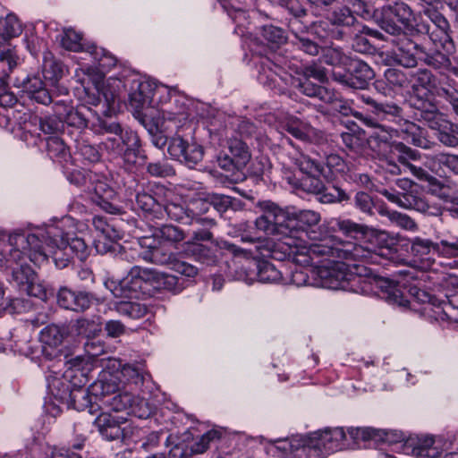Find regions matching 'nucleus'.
Here are the masks:
<instances>
[{
    "instance_id": "64",
    "label": "nucleus",
    "mask_w": 458,
    "mask_h": 458,
    "mask_svg": "<svg viewBox=\"0 0 458 458\" xmlns=\"http://www.w3.org/2000/svg\"><path fill=\"white\" fill-rule=\"evenodd\" d=\"M147 172L151 176L156 177H167L175 174L172 165L167 163L154 162L147 165Z\"/></svg>"
},
{
    "instance_id": "47",
    "label": "nucleus",
    "mask_w": 458,
    "mask_h": 458,
    "mask_svg": "<svg viewBox=\"0 0 458 458\" xmlns=\"http://www.w3.org/2000/svg\"><path fill=\"white\" fill-rule=\"evenodd\" d=\"M318 99L332 106V110L347 114V106L334 88H318Z\"/></svg>"
},
{
    "instance_id": "11",
    "label": "nucleus",
    "mask_w": 458,
    "mask_h": 458,
    "mask_svg": "<svg viewBox=\"0 0 458 458\" xmlns=\"http://www.w3.org/2000/svg\"><path fill=\"white\" fill-rule=\"evenodd\" d=\"M413 11L404 2H394L391 4L384 5L381 8V17L379 24L382 30L391 35L400 34L403 31L399 22L404 28L409 29L412 26Z\"/></svg>"
},
{
    "instance_id": "13",
    "label": "nucleus",
    "mask_w": 458,
    "mask_h": 458,
    "mask_svg": "<svg viewBox=\"0 0 458 458\" xmlns=\"http://www.w3.org/2000/svg\"><path fill=\"white\" fill-rule=\"evenodd\" d=\"M99 434L106 440L120 439L126 442L134 435L135 428L123 417L113 416L107 412L100 413L94 420Z\"/></svg>"
},
{
    "instance_id": "7",
    "label": "nucleus",
    "mask_w": 458,
    "mask_h": 458,
    "mask_svg": "<svg viewBox=\"0 0 458 458\" xmlns=\"http://www.w3.org/2000/svg\"><path fill=\"white\" fill-rule=\"evenodd\" d=\"M336 259H340L335 257H318L312 259V262L310 264L301 266L307 267L318 263L320 260H331L333 262L331 267H323L318 270L322 286L332 290L342 289L359 293V286L360 283H362V276L357 272L351 271L345 263L338 262Z\"/></svg>"
},
{
    "instance_id": "48",
    "label": "nucleus",
    "mask_w": 458,
    "mask_h": 458,
    "mask_svg": "<svg viewBox=\"0 0 458 458\" xmlns=\"http://www.w3.org/2000/svg\"><path fill=\"white\" fill-rule=\"evenodd\" d=\"M379 214L387 217L393 225H395L403 229L409 231H415L417 229L416 223L406 214L387 208H381Z\"/></svg>"
},
{
    "instance_id": "14",
    "label": "nucleus",
    "mask_w": 458,
    "mask_h": 458,
    "mask_svg": "<svg viewBox=\"0 0 458 458\" xmlns=\"http://www.w3.org/2000/svg\"><path fill=\"white\" fill-rule=\"evenodd\" d=\"M312 435L280 441L276 448L285 454V458H326L327 453Z\"/></svg>"
},
{
    "instance_id": "32",
    "label": "nucleus",
    "mask_w": 458,
    "mask_h": 458,
    "mask_svg": "<svg viewBox=\"0 0 458 458\" xmlns=\"http://www.w3.org/2000/svg\"><path fill=\"white\" fill-rule=\"evenodd\" d=\"M354 30L352 48L360 54H373L375 47L368 39L367 36L369 35L377 38L380 33L361 23L357 25Z\"/></svg>"
},
{
    "instance_id": "28",
    "label": "nucleus",
    "mask_w": 458,
    "mask_h": 458,
    "mask_svg": "<svg viewBox=\"0 0 458 458\" xmlns=\"http://www.w3.org/2000/svg\"><path fill=\"white\" fill-rule=\"evenodd\" d=\"M68 334L69 331L65 326L52 324L44 327L39 335V340L43 345V352L47 356L52 357L54 354L48 349L55 350L61 346Z\"/></svg>"
},
{
    "instance_id": "59",
    "label": "nucleus",
    "mask_w": 458,
    "mask_h": 458,
    "mask_svg": "<svg viewBox=\"0 0 458 458\" xmlns=\"http://www.w3.org/2000/svg\"><path fill=\"white\" fill-rule=\"evenodd\" d=\"M382 431L380 429H377L374 428L365 427V428H349L348 434L350 437L355 440H362L367 441L370 439H377L382 437Z\"/></svg>"
},
{
    "instance_id": "34",
    "label": "nucleus",
    "mask_w": 458,
    "mask_h": 458,
    "mask_svg": "<svg viewBox=\"0 0 458 458\" xmlns=\"http://www.w3.org/2000/svg\"><path fill=\"white\" fill-rule=\"evenodd\" d=\"M296 72L302 77V79H300L299 86H302L303 83L309 81L312 83V86H316V82L320 84L328 83L327 71L319 63L312 62L310 64L301 66Z\"/></svg>"
},
{
    "instance_id": "39",
    "label": "nucleus",
    "mask_w": 458,
    "mask_h": 458,
    "mask_svg": "<svg viewBox=\"0 0 458 458\" xmlns=\"http://www.w3.org/2000/svg\"><path fill=\"white\" fill-rule=\"evenodd\" d=\"M230 155L234 159L237 170H242L249 163L250 153L247 144L240 139H230L228 140Z\"/></svg>"
},
{
    "instance_id": "20",
    "label": "nucleus",
    "mask_w": 458,
    "mask_h": 458,
    "mask_svg": "<svg viewBox=\"0 0 458 458\" xmlns=\"http://www.w3.org/2000/svg\"><path fill=\"white\" fill-rule=\"evenodd\" d=\"M392 40L395 46V60L404 67H414L417 65V60L421 59L424 52L422 48L407 37L404 32L394 35Z\"/></svg>"
},
{
    "instance_id": "40",
    "label": "nucleus",
    "mask_w": 458,
    "mask_h": 458,
    "mask_svg": "<svg viewBox=\"0 0 458 458\" xmlns=\"http://www.w3.org/2000/svg\"><path fill=\"white\" fill-rule=\"evenodd\" d=\"M149 279L153 280L154 286L158 290H166L177 293L183 289L182 284L174 275L149 271Z\"/></svg>"
},
{
    "instance_id": "8",
    "label": "nucleus",
    "mask_w": 458,
    "mask_h": 458,
    "mask_svg": "<svg viewBox=\"0 0 458 458\" xmlns=\"http://www.w3.org/2000/svg\"><path fill=\"white\" fill-rule=\"evenodd\" d=\"M367 124L375 127L377 130L369 136L371 148L377 151L378 155L387 158H397V161H404V155L412 159H419L420 154L402 142L392 141L393 131L386 130L382 125L377 124L371 119L366 120Z\"/></svg>"
},
{
    "instance_id": "2",
    "label": "nucleus",
    "mask_w": 458,
    "mask_h": 458,
    "mask_svg": "<svg viewBox=\"0 0 458 458\" xmlns=\"http://www.w3.org/2000/svg\"><path fill=\"white\" fill-rule=\"evenodd\" d=\"M262 214L256 218L255 226L267 236H276L281 242L284 255L297 265H307L320 254L315 253V247L324 245V239L307 245L300 231L294 228V220L272 201L265 200L258 204ZM302 234L303 232H301Z\"/></svg>"
},
{
    "instance_id": "31",
    "label": "nucleus",
    "mask_w": 458,
    "mask_h": 458,
    "mask_svg": "<svg viewBox=\"0 0 458 458\" xmlns=\"http://www.w3.org/2000/svg\"><path fill=\"white\" fill-rule=\"evenodd\" d=\"M163 211H165L171 219L183 224H191L195 221L206 227H213L216 225L214 219L199 217L194 219L189 214L188 209L180 203L169 202L163 205Z\"/></svg>"
},
{
    "instance_id": "49",
    "label": "nucleus",
    "mask_w": 458,
    "mask_h": 458,
    "mask_svg": "<svg viewBox=\"0 0 458 458\" xmlns=\"http://www.w3.org/2000/svg\"><path fill=\"white\" fill-rule=\"evenodd\" d=\"M224 434L222 429L212 428L203 434L199 439H198L191 445V452L194 454H202L204 453L211 444H216L219 441Z\"/></svg>"
},
{
    "instance_id": "33",
    "label": "nucleus",
    "mask_w": 458,
    "mask_h": 458,
    "mask_svg": "<svg viewBox=\"0 0 458 458\" xmlns=\"http://www.w3.org/2000/svg\"><path fill=\"white\" fill-rule=\"evenodd\" d=\"M292 219L294 220V228L300 232H303L302 234L299 233L296 235L301 237L307 245H310L311 243H307L305 238H311V236H310L309 229L319 223V213L309 209L300 210L293 214V217H292Z\"/></svg>"
},
{
    "instance_id": "37",
    "label": "nucleus",
    "mask_w": 458,
    "mask_h": 458,
    "mask_svg": "<svg viewBox=\"0 0 458 458\" xmlns=\"http://www.w3.org/2000/svg\"><path fill=\"white\" fill-rule=\"evenodd\" d=\"M327 19L332 26L356 28L360 22L348 6H339L328 13Z\"/></svg>"
},
{
    "instance_id": "52",
    "label": "nucleus",
    "mask_w": 458,
    "mask_h": 458,
    "mask_svg": "<svg viewBox=\"0 0 458 458\" xmlns=\"http://www.w3.org/2000/svg\"><path fill=\"white\" fill-rule=\"evenodd\" d=\"M91 398L89 391L79 386H75L71 393V403L68 407H72L77 411H84L87 408H92Z\"/></svg>"
},
{
    "instance_id": "46",
    "label": "nucleus",
    "mask_w": 458,
    "mask_h": 458,
    "mask_svg": "<svg viewBox=\"0 0 458 458\" xmlns=\"http://www.w3.org/2000/svg\"><path fill=\"white\" fill-rule=\"evenodd\" d=\"M136 203L142 211L153 213L157 217L163 214V205L148 192L139 191L136 195Z\"/></svg>"
},
{
    "instance_id": "25",
    "label": "nucleus",
    "mask_w": 458,
    "mask_h": 458,
    "mask_svg": "<svg viewBox=\"0 0 458 458\" xmlns=\"http://www.w3.org/2000/svg\"><path fill=\"white\" fill-rule=\"evenodd\" d=\"M106 406L114 411H123L131 409V411L137 414L139 417L143 418L148 415V411L138 412V405H148L145 400H140L135 397L131 392L124 391L115 394L114 396L105 400Z\"/></svg>"
},
{
    "instance_id": "55",
    "label": "nucleus",
    "mask_w": 458,
    "mask_h": 458,
    "mask_svg": "<svg viewBox=\"0 0 458 458\" xmlns=\"http://www.w3.org/2000/svg\"><path fill=\"white\" fill-rule=\"evenodd\" d=\"M81 35L78 32H76L72 29H68L64 31V34L61 38V44L63 47H64L67 50L79 52V51H85L89 45L83 46L81 44Z\"/></svg>"
},
{
    "instance_id": "58",
    "label": "nucleus",
    "mask_w": 458,
    "mask_h": 458,
    "mask_svg": "<svg viewBox=\"0 0 458 458\" xmlns=\"http://www.w3.org/2000/svg\"><path fill=\"white\" fill-rule=\"evenodd\" d=\"M86 52L89 53L92 58L98 62L102 67L114 66L116 63V59L107 53L104 48L98 47L94 44H90L87 47Z\"/></svg>"
},
{
    "instance_id": "3",
    "label": "nucleus",
    "mask_w": 458,
    "mask_h": 458,
    "mask_svg": "<svg viewBox=\"0 0 458 458\" xmlns=\"http://www.w3.org/2000/svg\"><path fill=\"white\" fill-rule=\"evenodd\" d=\"M398 242L386 231L368 228L362 243L344 242L334 236L324 239V245L315 247L322 258L335 257L344 260L379 263L380 259H392Z\"/></svg>"
},
{
    "instance_id": "21",
    "label": "nucleus",
    "mask_w": 458,
    "mask_h": 458,
    "mask_svg": "<svg viewBox=\"0 0 458 458\" xmlns=\"http://www.w3.org/2000/svg\"><path fill=\"white\" fill-rule=\"evenodd\" d=\"M348 74L335 72V81L344 83L346 86H354L356 83L369 84L375 77L373 70L364 62L352 60L348 67Z\"/></svg>"
},
{
    "instance_id": "44",
    "label": "nucleus",
    "mask_w": 458,
    "mask_h": 458,
    "mask_svg": "<svg viewBox=\"0 0 458 458\" xmlns=\"http://www.w3.org/2000/svg\"><path fill=\"white\" fill-rule=\"evenodd\" d=\"M114 310L120 315L128 317L131 319H140L145 317L148 312V308L145 304L127 301L116 302Z\"/></svg>"
},
{
    "instance_id": "56",
    "label": "nucleus",
    "mask_w": 458,
    "mask_h": 458,
    "mask_svg": "<svg viewBox=\"0 0 458 458\" xmlns=\"http://www.w3.org/2000/svg\"><path fill=\"white\" fill-rule=\"evenodd\" d=\"M261 34L267 42L277 47L287 41V35L284 30L274 25H264L261 28Z\"/></svg>"
},
{
    "instance_id": "26",
    "label": "nucleus",
    "mask_w": 458,
    "mask_h": 458,
    "mask_svg": "<svg viewBox=\"0 0 458 458\" xmlns=\"http://www.w3.org/2000/svg\"><path fill=\"white\" fill-rule=\"evenodd\" d=\"M75 370L73 369H68L63 377H51L48 378V391L55 399L59 400L61 403L70 404L71 393L76 383H72L70 378L74 377Z\"/></svg>"
},
{
    "instance_id": "53",
    "label": "nucleus",
    "mask_w": 458,
    "mask_h": 458,
    "mask_svg": "<svg viewBox=\"0 0 458 458\" xmlns=\"http://www.w3.org/2000/svg\"><path fill=\"white\" fill-rule=\"evenodd\" d=\"M208 200L219 213H225L229 208L235 209L241 203L240 200L225 194H208Z\"/></svg>"
},
{
    "instance_id": "27",
    "label": "nucleus",
    "mask_w": 458,
    "mask_h": 458,
    "mask_svg": "<svg viewBox=\"0 0 458 458\" xmlns=\"http://www.w3.org/2000/svg\"><path fill=\"white\" fill-rule=\"evenodd\" d=\"M327 455L343 448L346 437L343 428H327L311 434Z\"/></svg>"
},
{
    "instance_id": "50",
    "label": "nucleus",
    "mask_w": 458,
    "mask_h": 458,
    "mask_svg": "<svg viewBox=\"0 0 458 458\" xmlns=\"http://www.w3.org/2000/svg\"><path fill=\"white\" fill-rule=\"evenodd\" d=\"M335 227L344 235L350 237H357L358 235L365 237L369 228L368 225L358 224L351 219H336Z\"/></svg>"
},
{
    "instance_id": "24",
    "label": "nucleus",
    "mask_w": 458,
    "mask_h": 458,
    "mask_svg": "<svg viewBox=\"0 0 458 458\" xmlns=\"http://www.w3.org/2000/svg\"><path fill=\"white\" fill-rule=\"evenodd\" d=\"M404 448L408 454L418 458H437L442 452L435 439L428 436L410 437Z\"/></svg>"
},
{
    "instance_id": "10",
    "label": "nucleus",
    "mask_w": 458,
    "mask_h": 458,
    "mask_svg": "<svg viewBox=\"0 0 458 458\" xmlns=\"http://www.w3.org/2000/svg\"><path fill=\"white\" fill-rule=\"evenodd\" d=\"M148 279V269L133 267L124 278L120 281L107 280L105 286L116 298H138Z\"/></svg>"
},
{
    "instance_id": "1",
    "label": "nucleus",
    "mask_w": 458,
    "mask_h": 458,
    "mask_svg": "<svg viewBox=\"0 0 458 458\" xmlns=\"http://www.w3.org/2000/svg\"><path fill=\"white\" fill-rule=\"evenodd\" d=\"M47 259L48 253L42 244L40 235L35 233L15 232L7 240L0 238V266L13 263V282L22 293L39 299L47 297L46 287L38 283L35 271L27 260L40 266Z\"/></svg>"
},
{
    "instance_id": "54",
    "label": "nucleus",
    "mask_w": 458,
    "mask_h": 458,
    "mask_svg": "<svg viewBox=\"0 0 458 458\" xmlns=\"http://www.w3.org/2000/svg\"><path fill=\"white\" fill-rule=\"evenodd\" d=\"M323 60L329 65L349 66L352 61L340 47H327L323 50Z\"/></svg>"
},
{
    "instance_id": "15",
    "label": "nucleus",
    "mask_w": 458,
    "mask_h": 458,
    "mask_svg": "<svg viewBox=\"0 0 458 458\" xmlns=\"http://www.w3.org/2000/svg\"><path fill=\"white\" fill-rule=\"evenodd\" d=\"M359 293L362 294L375 293L379 295L390 303L405 305L407 301L403 300L402 292L394 282L380 276H362V283H360Z\"/></svg>"
},
{
    "instance_id": "38",
    "label": "nucleus",
    "mask_w": 458,
    "mask_h": 458,
    "mask_svg": "<svg viewBox=\"0 0 458 458\" xmlns=\"http://www.w3.org/2000/svg\"><path fill=\"white\" fill-rule=\"evenodd\" d=\"M119 378L110 374L101 375L100 377L93 384V394L101 397H106L110 394H115L120 391Z\"/></svg>"
},
{
    "instance_id": "6",
    "label": "nucleus",
    "mask_w": 458,
    "mask_h": 458,
    "mask_svg": "<svg viewBox=\"0 0 458 458\" xmlns=\"http://www.w3.org/2000/svg\"><path fill=\"white\" fill-rule=\"evenodd\" d=\"M22 27L14 14H8L0 19V62L6 63L9 72L0 73V86H26L31 82V78L24 72L14 74L13 69L17 66L18 55L14 48L5 47L12 38L20 36Z\"/></svg>"
},
{
    "instance_id": "60",
    "label": "nucleus",
    "mask_w": 458,
    "mask_h": 458,
    "mask_svg": "<svg viewBox=\"0 0 458 458\" xmlns=\"http://www.w3.org/2000/svg\"><path fill=\"white\" fill-rule=\"evenodd\" d=\"M429 96L428 88H412V93L410 97L411 105L418 109L426 108L428 105H430Z\"/></svg>"
},
{
    "instance_id": "5",
    "label": "nucleus",
    "mask_w": 458,
    "mask_h": 458,
    "mask_svg": "<svg viewBox=\"0 0 458 458\" xmlns=\"http://www.w3.org/2000/svg\"><path fill=\"white\" fill-rule=\"evenodd\" d=\"M35 233L40 235V240L48 253V257L51 256L56 267L60 268L68 266L70 262L69 251L81 261L85 260L89 256V247L83 239L71 237L58 227L51 226Z\"/></svg>"
},
{
    "instance_id": "29",
    "label": "nucleus",
    "mask_w": 458,
    "mask_h": 458,
    "mask_svg": "<svg viewBox=\"0 0 458 458\" xmlns=\"http://www.w3.org/2000/svg\"><path fill=\"white\" fill-rule=\"evenodd\" d=\"M57 303L66 310L83 311L90 305V298L87 293L74 292L63 287L57 293Z\"/></svg>"
},
{
    "instance_id": "57",
    "label": "nucleus",
    "mask_w": 458,
    "mask_h": 458,
    "mask_svg": "<svg viewBox=\"0 0 458 458\" xmlns=\"http://www.w3.org/2000/svg\"><path fill=\"white\" fill-rule=\"evenodd\" d=\"M423 13L444 33L445 39H450V25L445 17L433 6L425 8Z\"/></svg>"
},
{
    "instance_id": "9",
    "label": "nucleus",
    "mask_w": 458,
    "mask_h": 458,
    "mask_svg": "<svg viewBox=\"0 0 458 458\" xmlns=\"http://www.w3.org/2000/svg\"><path fill=\"white\" fill-rule=\"evenodd\" d=\"M362 99L368 105L374 107L375 112L391 115L394 118V122L400 126V130L408 135L411 139V142L420 148H428L429 140H427L424 130L414 123L405 120L402 117V108L395 104L382 102L379 99L373 98L371 97L362 96Z\"/></svg>"
},
{
    "instance_id": "36",
    "label": "nucleus",
    "mask_w": 458,
    "mask_h": 458,
    "mask_svg": "<svg viewBox=\"0 0 458 458\" xmlns=\"http://www.w3.org/2000/svg\"><path fill=\"white\" fill-rule=\"evenodd\" d=\"M122 146L123 148V156L127 161L137 157L141 149V141L136 131L131 130H124L120 136Z\"/></svg>"
},
{
    "instance_id": "42",
    "label": "nucleus",
    "mask_w": 458,
    "mask_h": 458,
    "mask_svg": "<svg viewBox=\"0 0 458 458\" xmlns=\"http://www.w3.org/2000/svg\"><path fill=\"white\" fill-rule=\"evenodd\" d=\"M160 239L164 242L175 244L184 240L185 233L178 226L173 225H164L156 228L152 239Z\"/></svg>"
},
{
    "instance_id": "19",
    "label": "nucleus",
    "mask_w": 458,
    "mask_h": 458,
    "mask_svg": "<svg viewBox=\"0 0 458 458\" xmlns=\"http://www.w3.org/2000/svg\"><path fill=\"white\" fill-rule=\"evenodd\" d=\"M411 253L420 259H426L430 254L441 253L446 257H458V242L441 241L435 243L429 239L415 237L411 242Z\"/></svg>"
},
{
    "instance_id": "16",
    "label": "nucleus",
    "mask_w": 458,
    "mask_h": 458,
    "mask_svg": "<svg viewBox=\"0 0 458 458\" xmlns=\"http://www.w3.org/2000/svg\"><path fill=\"white\" fill-rule=\"evenodd\" d=\"M278 120L280 127L298 140L314 144H321L326 140L322 131L312 127L296 116L281 114Z\"/></svg>"
},
{
    "instance_id": "22",
    "label": "nucleus",
    "mask_w": 458,
    "mask_h": 458,
    "mask_svg": "<svg viewBox=\"0 0 458 458\" xmlns=\"http://www.w3.org/2000/svg\"><path fill=\"white\" fill-rule=\"evenodd\" d=\"M153 95L154 88H132L129 94V106L132 114L144 127H147L148 120L144 110L150 106Z\"/></svg>"
},
{
    "instance_id": "12",
    "label": "nucleus",
    "mask_w": 458,
    "mask_h": 458,
    "mask_svg": "<svg viewBox=\"0 0 458 458\" xmlns=\"http://www.w3.org/2000/svg\"><path fill=\"white\" fill-rule=\"evenodd\" d=\"M167 152L171 158L189 168L195 167L204 157V148L198 142L189 141L181 135H174L169 140Z\"/></svg>"
},
{
    "instance_id": "17",
    "label": "nucleus",
    "mask_w": 458,
    "mask_h": 458,
    "mask_svg": "<svg viewBox=\"0 0 458 458\" xmlns=\"http://www.w3.org/2000/svg\"><path fill=\"white\" fill-rule=\"evenodd\" d=\"M389 201L397 204L398 206L414 209L426 216H438L442 214L440 207L430 205L426 199L420 198L411 192H398L393 189H385L380 191Z\"/></svg>"
},
{
    "instance_id": "43",
    "label": "nucleus",
    "mask_w": 458,
    "mask_h": 458,
    "mask_svg": "<svg viewBox=\"0 0 458 458\" xmlns=\"http://www.w3.org/2000/svg\"><path fill=\"white\" fill-rule=\"evenodd\" d=\"M47 151L50 158L57 162H66L70 158V151L62 139L56 136L47 140Z\"/></svg>"
},
{
    "instance_id": "35",
    "label": "nucleus",
    "mask_w": 458,
    "mask_h": 458,
    "mask_svg": "<svg viewBox=\"0 0 458 458\" xmlns=\"http://www.w3.org/2000/svg\"><path fill=\"white\" fill-rule=\"evenodd\" d=\"M62 74L63 70L58 63L46 59L43 64L42 78L34 76L33 79L36 82L31 86H37L38 83L42 86H55L58 83Z\"/></svg>"
},
{
    "instance_id": "62",
    "label": "nucleus",
    "mask_w": 458,
    "mask_h": 458,
    "mask_svg": "<svg viewBox=\"0 0 458 458\" xmlns=\"http://www.w3.org/2000/svg\"><path fill=\"white\" fill-rule=\"evenodd\" d=\"M191 250L195 259L201 263L210 265L216 262V256L212 250L203 244H193Z\"/></svg>"
},
{
    "instance_id": "30",
    "label": "nucleus",
    "mask_w": 458,
    "mask_h": 458,
    "mask_svg": "<svg viewBox=\"0 0 458 458\" xmlns=\"http://www.w3.org/2000/svg\"><path fill=\"white\" fill-rule=\"evenodd\" d=\"M155 242V239L151 237H144L142 239L140 244L148 249L142 253L143 259L156 265L167 266L171 268L176 259L175 254L165 250L162 247H157Z\"/></svg>"
},
{
    "instance_id": "61",
    "label": "nucleus",
    "mask_w": 458,
    "mask_h": 458,
    "mask_svg": "<svg viewBox=\"0 0 458 458\" xmlns=\"http://www.w3.org/2000/svg\"><path fill=\"white\" fill-rule=\"evenodd\" d=\"M280 6L285 8L294 18H303L307 10L300 0H275Z\"/></svg>"
},
{
    "instance_id": "41",
    "label": "nucleus",
    "mask_w": 458,
    "mask_h": 458,
    "mask_svg": "<svg viewBox=\"0 0 458 458\" xmlns=\"http://www.w3.org/2000/svg\"><path fill=\"white\" fill-rule=\"evenodd\" d=\"M257 277L261 283H280L288 284L283 277L282 272L276 266L268 261H259L257 264Z\"/></svg>"
},
{
    "instance_id": "18",
    "label": "nucleus",
    "mask_w": 458,
    "mask_h": 458,
    "mask_svg": "<svg viewBox=\"0 0 458 458\" xmlns=\"http://www.w3.org/2000/svg\"><path fill=\"white\" fill-rule=\"evenodd\" d=\"M430 129L436 131V137L445 146L454 148L458 146V124L453 123L442 114L427 111L423 115Z\"/></svg>"
},
{
    "instance_id": "63",
    "label": "nucleus",
    "mask_w": 458,
    "mask_h": 458,
    "mask_svg": "<svg viewBox=\"0 0 458 458\" xmlns=\"http://www.w3.org/2000/svg\"><path fill=\"white\" fill-rule=\"evenodd\" d=\"M100 330L99 325L93 320L86 318L77 320V331L80 335L91 338L100 332Z\"/></svg>"
},
{
    "instance_id": "23",
    "label": "nucleus",
    "mask_w": 458,
    "mask_h": 458,
    "mask_svg": "<svg viewBox=\"0 0 458 458\" xmlns=\"http://www.w3.org/2000/svg\"><path fill=\"white\" fill-rule=\"evenodd\" d=\"M112 88H75V95L86 105L98 106L103 103L107 108H114L116 94Z\"/></svg>"
},
{
    "instance_id": "51",
    "label": "nucleus",
    "mask_w": 458,
    "mask_h": 458,
    "mask_svg": "<svg viewBox=\"0 0 458 458\" xmlns=\"http://www.w3.org/2000/svg\"><path fill=\"white\" fill-rule=\"evenodd\" d=\"M119 381H123L131 386V390L140 386L144 381L142 373L134 366L126 364L120 371Z\"/></svg>"
},
{
    "instance_id": "45",
    "label": "nucleus",
    "mask_w": 458,
    "mask_h": 458,
    "mask_svg": "<svg viewBox=\"0 0 458 458\" xmlns=\"http://www.w3.org/2000/svg\"><path fill=\"white\" fill-rule=\"evenodd\" d=\"M105 75L98 68L88 67L77 69L74 75L76 83L81 85L92 84V86H100L104 81Z\"/></svg>"
},
{
    "instance_id": "4",
    "label": "nucleus",
    "mask_w": 458,
    "mask_h": 458,
    "mask_svg": "<svg viewBox=\"0 0 458 458\" xmlns=\"http://www.w3.org/2000/svg\"><path fill=\"white\" fill-rule=\"evenodd\" d=\"M291 160L308 178L304 181V190L310 193L319 195V201L331 204L348 200L349 195L338 187L333 192L327 191L322 181L334 182L343 176L347 170L345 161L337 154L327 155L324 161H318L302 152H295Z\"/></svg>"
}]
</instances>
